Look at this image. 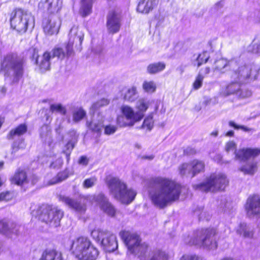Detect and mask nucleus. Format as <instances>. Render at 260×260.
I'll use <instances>...</instances> for the list:
<instances>
[{
    "label": "nucleus",
    "instance_id": "46",
    "mask_svg": "<svg viewBox=\"0 0 260 260\" xmlns=\"http://www.w3.org/2000/svg\"><path fill=\"white\" fill-rule=\"evenodd\" d=\"M143 88L145 91L152 93L155 91L156 86L154 82L152 81H145L143 84Z\"/></svg>",
    "mask_w": 260,
    "mask_h": 260
},
{
    "label": "nucleus",
    "instance_id": "36",
    "mask_svg": "<svg viewBox=\"0 0 260 260\" xmlns=\"http://www.w3.org/2000/svg\"><path fill=\"white\" fill-rule=\"evenodd\" d=\"M110 101L107 99L103 98L94 103L90 108L89 112L94 114L101 108L109 104Z\"/></svg>",
    "mask_w": 260,
    "mask_h": 260
},
{
    "label": "nucleus",
    "instance_id": "32",
    "mask_svg": "<svg viewBox=\"0 0 260 260\" xmlns=\"http://www.w3.org/2000/svg\"><path fill=\"white\" fill-rule=\"evenodd\" d=\"M166 68V64L162 62H158L149 64L147 71L150 74H155L162 71Z\"/></svg>",
    "mask_w": 260,
    "mask_h": 260
},
{
    "label": "nucleus",
    "instance_id": "14",
    "mask_svg": "<svg viewBox=\"0 0 260 260\" xmlns=\"http://www.w3.org/2000/svg\"><path fill=\"white\" fill-rule=\"evenodd\" d=\"M121 15L118 10H112L107 16L106 26L109 32L115 34L119 31L121 27Z\"/></svg>",
    "mask_w": 260,
    "mask_h": 260
},
{
    "label": "nucleus",
    "instance_id": "33",
    "mask_svg": "<svg viewBox=\"0 0 260 260\" xmlns=\"http://www.w3.org/2000/svg\"><path fill=\"white\" fill-rule=\"evenodd\" d=\"M192 177H194L197 174L201 173L204 171L205 163L204 161L194 159L191 161Z\"/></svg>",
    "mask_w": 260,
    "mask_h": 260
},
{
    "label": "nucleus",
    "instance_id": "59",
    "mask_svg": "<svg viewBox=\"0 0 260 260\" xmlns=\"http://www.w3.org/2000/svg\"><path fill=\"white\" fill-rule=\"evenodd\" d=\"M196 153V151L194 148L187 147L184 150V153L186 155H193Z\"/></svg>",
    "mask_w": 260,
    "mask_h": 260
},
{
    "label": "nucleus",
    "instance_id": "5",
    "mask_svg": "<svg viewBox=\"0 0 260 260\" xmlns=\"http://www.w3.org/2000/svg\"><path fill=\"white\" fill-rule=\"evenodd\" d=\"M107 184L111 195L122 203H131L137 194L134 190L127 189L126 184L118 178H110L107 180Z\"/></svg>",
    "mask_w": 260,
    "mask_h": 260
},
{
    "label": "nucleus",
    "instance_id": "30",
    "mask_svg": "<svg viewBox=\"0 0 260 260\" xmlns=\"http://www.w3.org/2000/svg\"><path fill=\"white\" fill-rule=\"evenodd\" d=\"M40 137L42 140L50 146L52 143L51 129L48 125H45L40 129Z\"/></svg>",
    "mask_w": 260,
    "mask_h": 260
},
{
    "label": "nucleus",
    "instance_id": "13",
    "mask_svg": "<svg viewBox=\"0 0 260 260\" xmlns=\"http://www.w3.org/2000/svg\"><path fill=\"white\" fill-rule=\"evenodd\" d=\"M122 113L126 119L128 121L127 122H123L122 120V117L117 118V123L120 126H133L134 124L141 120L142 119V115L135 112L134 109L128 106H123L121 108Z\"/></svg>",
    "mask_w": 260,
    "mask_h": 260
},
{
    "label": "nucleus",
    "instance_id": "63",
    "mask_svg": "<svg viewBox=\"0 0 260 260\" xmlns=\"http://www.w3.org/2000/svg\"><path fill=\"white\" fill-rule=\"evenodd\" d=\"M142 158H144V159H149V160H151V159H152L154 158V156L152 155H149V156L145 155V156H143L142 157Z\"/></svg>",
    "mask_w": 260,
    "mask_h": 260
},
{
    "label": "nucleus",
    "instance_id": "20",
    "mask_svg": "<svg viewBox=\"0 0 260 260\" xmlns=\"http://www.w3.org/2000/svg\"><path fill=\"white\" fill-rule=\"evenodd\" d=\"M21 228V226L16 223L6 220L0 221V232L9 237L12 235H18Z\"/></svg>",
    "mask_w": 260,
    "mask_h": 260
},
{
    "label": "nucleus",
    "instance_id": "28",
    "mask_svg": "<svg viewBox=\"0 0 260 260\" xmlns=\"http://www.w3.org/2000/svg\"><path fill=\"white\" fill-rule=\"evenodd\" d=\"M52 58L51 53L45 52L41 57L40 61L38 60V64L42 72L49 70L50 66V60Z\"/></svg>",
    "mask_w": 260,
    "mask_h": 260
},
{
    "label": "nucleus",
    "instance_id": "47",
    "mask_svg": "<svg viewBox=\"0 0 260 260\" xmlns=\"http://www.w3.org/2000/svg\"><path fill=\"white\" fill-rule=\"evenodd\" d=\"M229 123L230 126L234 127L236 129H241L243 130V131H244L245 132H248V133H253V132H255V130L254 128H249L245 125H237L233 121H230Z\"/></svg>",
    "mask_w": 260,
    "mask_h": 260
},
{
    "label": "nucleus",
    "instance_id": "15",
    "mask_svg": "<svg viewBox=\"0 0 260 260\" xmlns=\"http://www.w3.org/2000/svg\"><path fill=\"white\" fill-rule=\"evenodd\" d=\"M245 210L248 216H260V196L253 195L249 197L246 202Z\"/></svg>",
    "mask_w": 260,
    "mask_h": 260
},
{
    "label": "nucleus",
    "instance_id": "50",
    "mask_svg": "<svg viewBox=\"0 0 260 260\" xmlns=\"http://www.w3.org/2000/svg\"><path fill=\"white\" fill-rule=\"evenodd\" d=\"M117 129V127L113 125H107L104 127V134L107 135H112L115 133Z\"/></svg>",
    "mask_w": 260,
    "mask_h": 260
},
{
    "label": "nucleus",
    "instance_id": "11",
    "mask_svg": "<svg viewBox=\"0 0 260 260\" xmlns=\"http://www.w3.org/2000/svg\"><path fill=\"white\" fill-rule=\"evenodd\" d=\"M90 235L95 241L109 252L114 251L118 247L115 235L107 230L94 229L91 232Z\"/></svg>",
    "mask_w": 260,
    "mask_h": 260
},
{
    "label": "nucleus",
    "instance_id": "38",
    "mask_svg": "<svg viewBox=\"0 0 260 260\" xmlns=\"http://www.w3.org/2000/svg\"><path fill=\"white\" fill-rule=\"evenodd\" d=\"M179 174L181 176H190L192 178V170L191 162L190 163H183L178 168Z\"/></svg>",
    "mask_w": 260,
    "mask_h": 260
},
{
    "label": "nucleus",
    "instance_id": "64",
    "mask_svg": "<svg viewBox=\"0 0 260 260\" xmlns=\"http://www.w3.org/2000/svg\"><path fill=\"white\" fill-rule=\"evenodd\" d=\"M234 132L233 131H230L226 133L225 136L228 137H233L234 136Z\"/></svg>",
    "mask_w": 260,
    "mask_h": 260
},
{
    "label": "nucleus",
    "instance_id": "1",
    "mask_svg": "<svg viewBox=\"0 0 260 260\" xmlns=\"http://www.w3.org/2000/svg\"><path fill=\"white\" fill-rule=\"evenodd\" d=\"M181 192L180 184L168 178L157 177L150 181V199L152 204L159 209H164L177 201Z\"/></svg>",
    "mask_w": 260,
    "mask_h": 260
},
{
    "label": "nucleus",
    "instance_id": "37",
    "mask_svg": "<svg viewBox=\"0 0 260 260\" xmlns=\"http://www.w3.org/2000/svg\"><path fill=\"white\" fill-rule=\"evenodd\" d=\"M150 104V102L144 99H140L136 104V108L138 110L137 113L142 115L144 117V113L147 110Z\"/></svg>",
    "mask_w": 260,
    "mask_h": 260
},
{
    "label": "nucleus",
    "instance_id": "41",
    "mask_svg": "<svg viewBox=\"0 0 260 260\" xmlns=\"http://www.w3.org/2000/svg\"><path fill=\"white\" fill-rule=\"evenodd\" d=\"M69 177V173L67 171H64L58 173L57 175L53 178L49 182V185H53L62 182Z\"/></svg>",
    "mask_w": 260,
    "mask_h": 260
},
{
    "label": "nucleus",
    "instance_id": "7",
    "mask_svg": "<svg viewBox=\"0 0 260 260\" xmlns=\"http://www.w3.org/2000/svg\"><path fill=\"white\" fill-rule=\"evenodd\" d=\"M119 235L127 246L128 253L137 256L140 259L143 254L148 252L149 245L145 242L141 243V239L138 235L122 231Z\"/></svg>",
    "mask_w": 260,
    "mask_h": 260
},
{
    "label": "nucleus",
    "instance_id": "60",
    "mask_svg": "<svg viewBox=\"0 0 260 260\" xmlns=\"http://www.w3.org/2000/svg\"><path fill=\"white\" fill-rule=\"evenodd\" d=\"M210 72V69L209 67H206L205 68L202 69L199 72L198 74H201L202 76H204V77L208 75Z\"/></svg>",
    "mask_w": 260,
    "mask_h": 260
},
{
    "label": "nucleus",
    "instance_id": "25",
    "mask_svg": "<svg viewBox=\"0 0 260 260\" xmlns=\"http://www.w3.org/2000/svg\"><path fill=\"white\" fill-rule=\"evenodd\" d=\"M96 0H81L79 10L80 14L85 17L91 14L92 5Z\"/></svg>",
    "mask_w": 260,
    "mask_h": 260
},
{
    "label": "nucleus",
    "instance_id": "18",
    "mask_svg": "<svg viewBox=\"0 0 260 260\" xmlns=\"http://www.w3.org/2000/svg\"><path fill=\"white\" fill-rule=\"evenodd\" d=\"M42 25L44 32L51 36L58 32L60 24L57 17L50 16L43 20Z\"/></svg>",
    "mask_w": 260,
    "mask_h": 260
},
{
    "label": "nucleus",
    "instance_id": "54",
    "mask_svg": "<svg viewBox=\"0 0 260 260\" xmlns=\"http://www.w3.org/2000/svg\"><path fill=\"white\" fill-rule=\"evenodd\" d=\"M29 53L31 55L33 59H35L36 63H38V50L36 48H31L29 50Z\"/></svg>",
    "mask_w": 260,
    "mask_h": 260
},
{
    "label": "nucleus",
    "instance_id": "42",
    "mask_svg": "<svg viewBox=\"0 0 260 260\" xmlns=\"http://www.w3.org/2000/svg\"><path fill=\"white\" fill-rule=\"evenodd\" d=\"M209 58V55L207 52H203L199 54L196 59L193 61L194 66H197L198 67L201 66L203 63L207 62Z\"/></svg>",
    "mask_w": 260,
    "mask_h": 260
},
{
    "label": "nucleus",
    "instance_id": "31",
    "mask_svg": "<svg viewBox=\"0 0 260 260\" xmlns=\"http://www.w3.org/2000/svg\"><path fill=\"white\" fill-rule=\"evenodd\" d=\"M98 119L95 120H93L91 122L87 121L86 125L87 127L92 131L95 132H99L101 131L102 127H103V122L104 118L103 116L98 115Z\"/></svg>",
    "mask_w": 260,
    "mask_h": 260
},
{
    "label": "nucleus",
    "instance_id": "23",
    "mask_svg": "<svg viewBox=\"0 0 260 260\" xmlns=\"http://www.w3.org/2000/svg\"><path fill=\"white\" fill-rule=\"evenodd\" d=\"M258 161L256 159L247 161L238 170L245 175L253 176L257 171Z\"/></svg>",
    "mask_w": 260,
    "mask_h": 260
},
{
    "label": "nucleus",
    "instance_id": "52",
    "mask_svg": "<svg viewBox=\"0 0 260 260\" xmlns=\"http://www.w3.org/2000/svg\"><path fill=\"white\" fill-rule=\"evenodd\" d=\"M180 260H206L204 257L196 254L183 255Z\"/></svg>",
    "mask_w": 260,
    "mask_h": 260
},
{
    "label": "nucleus",
    "instance_id": "2",
    "mask_svg": "<svg viewBox=\"0 0 260 260\" xmlns=\"http://www.w3.org/2000/svg\"><path fill=\"white\" fill-rule=\"evenodd\" d=\"M254 66L251 64H239L236 61L227 60L224 58H220L215 61L213 70L221 73L230 71L232 78L243 81L249 78L252 75L255 76L257 70H254Z\"/></svg>",
    "mask_w": 260,
    "mask_h": 260
},
{
    "label": "nucleus",
    "instance_id": "51",
    "mask_svg": "<svg viewBox=\"0 0 260 260\" xmlns=\"http://www.w3.org/2000/svg\"><path fill=\"white\" fill-rule=\"evenodd\" d=\"M251 95V91L246 89H241L240 88V90H239V92H237V96L241 99L248 98Z\"/></svg>",
    "mask_w": 260,
    "mask_h": 260
},
{
    "label": "nucleus",
    "instance_id": "17",
    "mask_svg": "<svg viewBox=\"0 0 260 260\" xmlns=\"http://www.w3.org/2000/svg\"><path fill=\"white\" fill-rule=\"evenodd\" d=\"M94 200L99 205L100 208L104 212L111 217L114 216L116 209L104 194L99 193L94 197Z\"/></svg>",
    "mask_w": 260,
    "mask_h": 260
},
{
    "label": "nucleus",
    "instance_id": "6",
    "mask_svg": "<svg viewBox=\"0 0 260 260\" xmlns=\"http://www.w3.org/2000/svg\"><path fill=\"white\" fill-rule=\"evenodd\" d=\"M71 250L79 260H93L99 255L98 250L86 238L79 237L73 241Z\"/></svg>",
    "mask_w": 260,
    "mask_h": 260
},
{
    "label": "nucleus",
    "instance_id": "53",
    "mask_svg": "<svg viewBox=\"0 0 260 260\" xmlns=\"http://www.w3.org/2000/svg\"><path fill=\"white\" fill-rule=\"evenodd\" d=\"M236 144L233 141H229L226 143L225 146V150L227 152H229L230 151H234L235 154V151H237L236 150Z\"/></svg>",
    "mask_w": 260,
    "mask_h": 260
},
{
    "label": "nucleus",
    "instance_id": "43",
    "mask_svg": "<svg viewBox=\"0 0 260 260\" xmlns=\"http://www.w3.org/2000/svg\"><path fill=\"white\" fill-rule=\"evenodd\" d=\"M154 125V121L153 120V113H151L148 116H147L141 126V128L143 129H146L148 131H151Z\"/></svg>",
    "mask_w": 260,
    "mask_h": 260
},
{
    "label": "nucleus",
    "instance_id": "62",
    "mask_svg": "<svg viewBox=\"0 0 260 260\" xmlns=\"http://www.w3.org/2000/svg\"><path fill=\"white\" fill-rule=\"evenodd\" d=\"M66 147L68 150H72L74 147V144L72 142H69L66 145Z\"/></svg>",
    "mask_w": 260,
    "mask_h": 260
},
{
    "label": "nucleus",
    "instance_id": "48",
    "mask_svg": "<svg viewBox=\"0 0 260 260\" xmlns=\"http://www.w3.org/2000/svg\"><path fill=\"white\" fill-rule=\"evenodd\" d=\"M204 78V76H202L201 74H198L192 84V87L194 89L197 90L202 87Z\"/></svg>",
    "mask_w": 260,
    "mask_h": 260
},
{
    "label": "nucleus",
    "instance_id": "4",
    "mask_svg": "<svg viewBox=\"0 0 260 260\" xmlns=\"http://www.w3.org/2000/svg\"><path fill=\"white\" fill-rule=\"evenodd\" d=\"M216 231L214 229H201L196 231L191 237L185 239L189 245H197L208 250H215L217 247Z\"/></svg>",
    "mask_w": 260,
    "mask_h": 260
},
{
    "label": "nucleus",
    "instance_id": "44",
    "mask_svg": "<svg viewBox=\"0 0 260 260\" xmlns=\"http://www.w3.org/2000/svg\"><path fill=\"white\" fill-rule=\"evenodd\" d=\"M25 144L24 142V140L22 139H19L18 141H15L12 145V154H14L17 152L19 149H24Z\"/></svg>",
    "mask_w": 260,
    "mask_h": 260
},
{
    "label": "nucleus",
    "instance_id": "45",
    "mask_svg": "<svg viewBox=\"0 0 260 260\" xmlns=\"http://www.w3.org/2000/svg\"><path fill=\"white\" fill-rule=\"evenodd\" d=\"M50 110L52 113L57 112L63 115H64L67 113L66 108L60 104L51 105Z\"/></svg>",
    "mask_w": 260,
    "mask_h": 260
},
{
    "label": "nucleus",
    "instance_id": "55",
    "mask_svg": "<svg viewBox=\"0 0 260 260\" xmlns=\"http://www.w3.org/2000/svg\"><path fill=\"white\" fill-rule=\"evenodd\" d=\"M63 164V160L61 158H57L55 161L51 163L50 167L54 169H58L61 167Z\"/></svg>",
    "mask_w": 260,
    "mask_h": 260
},
{
    "label": "nucleus",
    "instance_id": "12",
    "mask_svg": "<svg viewBox=\"0 0 260 260\" xmlns=\"http://www.w3.org/2000/svg\"><path fill=\"white\" fill-rule=\"evenodd\" d=\"M63 215V211L57 207L43 205L40 208L39 219L50 226L57 227Z\"/></svg>",
    "mask_w": 260,
    "mask_h": 260
},
{
    "label": "nucleus",
    "instance_id": "16",
    "mask_svg": "<svg viewBox=\"0 0 260 260\" xmlns=\"http://www.w3.org/2000/svg\"><path fill=\"white\" fill-rule=\"evenodd\" d=\"M59 200L76 211L83 212L86 210V199L84 198H81L79 201H75L68 196L60 195Z\"/></svg>",
    "mask_w": 260,
    "mask_h": 260
},
{
    "label": "nucleus",
    "instance_id": "8",
    "mask_svg": "<svg viewBox=\"0 0 260 260\" xmlns=\"http://www.w3.org/2000/svg\"><path fill=\"white\" fill-rule=\"evenodd\" d=\"M69 36V41L66 47V52L61 48H55L50 52L52 58L57 57L58 58L63 59L66 55L70 56L72 54L74 45L78 48L80 47L84 38L83 31L77 27H73L71 29Z\"/></svg>",
    "mask_w": 260,
    "mask_h": 260
},
{
    "label": "nucleus",
    "instance_id": "9",
    "mask_svg": "<svg viewBox=\"0 0 260 260\" xmlns=\"http://www.w3.org/2000/svg\"><path fill=\"white\" fill-rule=\"evenodd\" d=\"M228 183L229 181L224 174L221 173L213 174L207 178L205 182L194 184L192 186L196 190L205 192H214L224 190Z\"/></svg>",
    "mask_w": 260,
    "mask_h": 260
},
{
    "label": "nucleus",
    "instance_id": "56",
    "mask_svg": "<svg viewBox=\"0 0 260 260\" xmlns=\"http://www.w3.org/2000/svg\"><path fill=\"white\" fill-rule=\"evenodd\" d=\"M11 198L10 193L9 191L3 192L0 193V201H8Z\"/></svg>",
    "mask_w": 260,
    "mask_h": 260
},
{
    "label": "nucleus",
    "instance_id": "39",
    "mask_svg": "<svg viewBox=\"0 0 260 260\" xmlns=\"http://www.w3.org/2000/svg\"><path fill=\"white\" fill-rule=\"evenodd\" d=\"M86 115V111L81 107L76 108L72 113L73 120L78 122L82 120Z\"/></svg>",
    "mask_w": 260,
    "mask_h": 260
},
{
    "label": "nucleus",
    "instance_id": "40",
    "mask_svg": "<svg viewBox=\"0 0 260 260\" xmlns=\"http://www.w3.org/2000/svg\"><path fill=\"white\" fill-rule=\"evenodd\" d=\"M137 98L138 94L136 87H132L128 88L124 94V99L128 102H133Z\"/></svg>",
    "mask_w": 260,
    "mask_h": 260
},
{
    "label": "nucleus",
    "instance_id": "34",
    "mask_svg": "<svg viewBox=\"0 0 260 260\" xmlns=\"http://www.w3.org/2000/svg\"><path fill=\"white\" fill-rule=\"evenodd\" d=\"M61 253L54 249H47L43 252L40 260H54Z\"/></svg>",
    "mask_w": 260,
    "mask_h": 260
},
{
    "label": "nucleus",
    "instance_id": "57",
    "mask_svg": "<svg viewBox=\"0 0 260 260\" xmlns=\"http://www.w3.org/2000/svg\"><path fill=\"white\" fill-rule=\"evenodd\" d=\"M89 160L88 158L84 155L81 156L79 160H78V164L83 165L84 166H86L88 164Z\"/></svg>",
    "mask_w": 260,
    "mask_h": 260
},
{
    "label": "nucleus",
    "instance_id": "26",
    "mask_svg": "<svg viewBox=\"0 0 260 260\" xmlns=\"http://www.w3.org/2000/svg\"><path fill=\"white\" fill-rule=\"evenodd\" d=\"M27 127L25 124H21L16 128L11 129L7 137L9 140H13L26 133Z\"/></svg>",
    "mask_w": 260,
    "mask_h": 260
},
{
    "label": "nucleus",
    "instance_id": "19",
    "mask_svg": "<svg viewBox=\"0 0 260 260\" xmlns=\"http://www.w3.org/2000/svg\"><path fill=\"white\" fill-rule=\"evenodd\" d=\"M260 154V150L252 148H242L235 151V158L243 161H248L256 158Z\"/></svg>",
    "mask_w": 260,
    "mask_h": 260
},
{
    "label": "nucleus",
    "instance_id": "29",
    "mask_svg": "<svg viewBox=\"0 0 260 260\" xmlns=\"http://www.w3.org/2000/svg\"><path fill=\"white\" fill-rule=\"evenodd\" d=\"M14 183L21 185L27 182V178L26 172L20 169H18L12 178Z\"/></svg>",
    "mask_w": 260,
    "mask_h": 260
},
{
    "label": "nucleus",
    "instance_id": "49",
    "mask_svg": "<svg viewBox=\"0 0 260 260\" xmlns=\"http://www.w3.org/2000/svg\"><path fill=\"white\" fill-rule=\"evenodd\" d=\"M97 181V179L95 177L86 179L83 182V187L85 188H88L93 186Z\"/></svg>",
    "mask_w": 260,
    "mask_h": 260
},
{
    "label": "nucleus",
    "instance_id": "58",
    "mask_svg": "<svg viewBox=\"0 0 260 260\" xmlns=\"http://www.w3.org/2000/svg\"><path fill=\"white\" fill-rule=\"evenodd\" d=\"M252 52L255 54L260 53V39L257 44H253L252 46Z\"/></svg>",
    "mask_w": 260,
    "mask_h": 260
},
{
    "label": "nucleus",
    "instance_id": "3",
    "mask_svg": "<svg viewBox=\"0 0 260 260\" xmlns=\"http://www.w3.org/2000/svg\"><path fill=\"white\" fill-rule=\"evenodd\" d=\"M1 72L11 84H17L23 75L22 60L15 54L7 55L1 62Z\"/></svg>",
    "mask_w": 260,
    "mask_h": 260
},
{
    "label": "nucleus",
    "instance_id": "24",
    "mask_svg": "<svg viewBox=\"0 0 260 260\" xmlns=\"http://www.w3.org/2000/svg\"><path fill=\"white\" fill-rule=\"evenodd\" d=\"M62 0H45L44 7L47 12L54 14L57 13L62 8Z\"/></svg>",
    "mask_w": 260,
    "mask_h": 260
},
{
    "label": "nucleus",
    "instance_id": "10",
    "mask_svg": "<svg viewBox=\"0 0 260 260\" xmlns=\"http://www.w3.org/2000/svg\"><path fill=\"white\" fill-rule=\"evenodd\" d=\"M34 18L30 12L18 9L13 14L10 23L11 27L18 32H26L29 25H34Z\"/></svg>",
    "mask_w": 260,
    "mask_h": 260
},
{
    "label": "nucleus",
    "instance_id": "35",
    "mask_svg": "<svg viewBox=\"0 0 260 260\" xmlns=\"http://www.w3.org/2000/svg\"><path fill=\"white\" fill-rule=\"evenodd\" d=\"M240 85L238 82H232L229 84L223 91L224 95H229L234 94L237 96V92H239L240 90Z\"/></svg>",
    "mask_w": 260,
    "mask_h": 260
},
{
    "label": "nucleus",
    "instance_id": "61",
    "mask_svg": "<svg viewBox=\"0 0 260 260\" xmlns=\"http://www.w3.org/2000/svg\"><path fill=\"white\" fill-rule=\"evenodd\" d=\"M63 127L61 123H59L58 125H57L55 128L56 133L58 135H61V131L63 129Z\"/></svg>",
    "mask_w": 260,
    "mask_h": 260
},
{
    "label": "nucleus",
    "instance_id": "27",
    "mask_svg": "<svg viewBox=\"0 0 260 260\" xmlns=\"http://www.w3.org/2000/svg\"><path fill=\"white\" fill-rule=\"evenodd\" d=\"M236 232L245 238L251 239L253 236V230L245 223H240L238 225Z\"/></svg>",
    "mask_w": 260,
    "mask_h": 260
},
{
    "label": "nucleus",
    "instance_id": "21",
    "mask_svg": "<svg viewBox=\"0 0 260 260\" xmlns=\"http://www.w3.org/2000/svg\"><path fill=\"white\" fill-rule=\"evenodd\" d=\"M169 255L165 251L159 249L150 250L141 256L140 260H168Z\"/></svg>",
    "mask_w": 260,
    "mask_h": 260
},
{
    "label": "nucleus",
    "instance_id": "22",
    "mask_svg": "<svg viewBox=\"0 0 260 260\" xmlns=\"http://www.w3.org/2000/svg\"><path fill=\"white\" fill-rule=\"evenodd\" d=\"M159 0H140L137 6V11L141 13L148 14L156 8Z\"/></svg>",
    "mask_w": 260,
    "mask_h": 260
}]
</instances>
